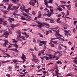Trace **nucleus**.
<instances>
[{"mask_svg":"<svg viewBox=\"0 0 77 77\" xmlns=\"http://www.w3.org/2000/svg\"><path fill=\"white\" fill-rule=\"evenodd\" d=\"M62 15V14H59L58 15V16H57V17L58 18H59V17H60L61 16V15Z\"/></svg>","mask_w":77,"mask_h":77,"instance_id":"864d4df0","label":"nucleus"},{"mask_svg":"<svg viewBox=\"0 0 77 77\" xmlns=\"http://www.w3.org/2000/svg\"><path fill=\"white\" fill-rule=\"evenodd\" d=\"M21 59H22L23 60V63H24V62H26V55L24 54H22V57H21Z\"/></svg>","mask_w":77,"mask_h":77,"instance_id":"7ed1b4c3","label":"nucleus"},{"mask_svg":"<svg viewBox=\"0 0 77 77\" xmlns=\"http://www.w3.org/2000/svg\"><path fill=\"white\" fill-rule=\"evenodd\" d=\"M46 42H47V41H40V43H41L42 44H43L45 45H46Z\"/></svg>","mask_w":77,"mask_h":77,"instance_id":"4468645a","label":"nucleus"},{"mask_svg":"<svg viewBox=\"0 0 77 77\" xmlns=\"http://www.w3.org/2000/svg\"><path fill=\"white\" fill-rule=\"evenodd\" d=\"M6 45H8V43H7L6 42H5L3 44V46L4 47H6Z\"/></svg>","mask_w":77,"mask_h":77,"instance_id":"a211bd4d","label":"nucleus"},{"mask_svg":"<svg viewBox=\"0 0 77 77\" xmlns=\"http://www.w3.org/2000/svg\"><path fill=\"white\" fill-rule=\"evenodd\" d=\"M35 23H38V24H40V23H39V21H35Z\"/></svg>","mask_w":77,"mask_h":77,"instance_id":"338daca9","label":"nucleus"},{"mask_svg":"<svg viewBox=\"0 0 77 77\" xmlns=\"http://www.w3.org/2000/svg\"><path fill=\"white\" fill-rule=\"evenodd\" d=\"M15 12L16 13H17L18 12V9H17L16 10H15Z\"/></svg>","mask_w":77,"mask_h":77,"instance_id":"4d7b16f0","label":"nucleus"},{"mask_svg":"<svg viewBox=\"0 0 77 77\" xmlns=\"http://www.w3.org/2000/svg\"><path fill=\"white\" fill-rule=\"evenodd\" d=\"M14 45V47H15L16 48H18V45L17 44V43H16L14 44H13Z\"/></svg>","mask_w":77,"mask_h":77,"instance_id":"6ab92c4d","label":"nucleus"},{"mask_svg":"<svg viewBox=\"0 0 77 77\" xmlns=\"http://www.w3.org/2000/svg\"><path fill=\"white\" fill-rule=\"evenodd\" d=\"M32 57H33V59H35V58H36V55H34L33 54H32Z\"/></svg>","mask_w":77,"mask_h":77,"instance_id":"412c9836","label":"nucleus"},{"mask_svg":"<svg viewBox=\"0 0 77 77\" xmlns=\"http://www.w3.org/2000/svg\"><path fill=\"white\" fill-rule=\"evenodd\" d=\"M77 23V21H74L73 22V24L74 25H75V24Z\"/></svg>","mask_w":77,"mask_h":77,"instance_id":"c03bdc74","label":"nucleus"},{"mask_svg":"<svg viewBox=\"0 0 77 77\" xmlns=\"http://www.w3.org/2000/svg\"><path fill=\"white\" fill-rule=\"evenodd\" d=\"M39 25L38 26H37L38 27H42L44 25L45 26H49L50 25L49 24L45 23L44 22L43 23H39Z\"/></svg>","mask_w":77,"mask_h":77,"instance_id":"f257e3e1","label":"nucleus"},{"mask_svg":"<svg viewBox=\"0 0 77 77\" xmlns=\"http://www.w3.org/2000/svg\"><path fill=\"white\" fill-rule=\"evenodd\" d=\"M54 32H56V33L54 35L57 37V38H59V37L57 36H60V37H61L62 36V35H61L60 34H59V31L55 30Z\"/></svg>","mask_w":77,"mask_h":77,"instance_id":"f03ea898","label":"nucleus"},{"mask_svg":"<svg viewBox=\"0 0 77 77\" xmlns=\"http://www.w3.org/2000/svg\"><path fill=\"white\" fill-rule=\"evenodd\" d=\"M17 33H18V34L19 35V37L20 38V37L21 36V32H20V31H19L18 32H17Z\"/></svg>","mask_w":77,"mask_h":77,"instance_id":"dca6fc26","label":"nucleus"},{"mask_svg":"<svg viewBox=\"0 0 77 77\" xmlns=\"http://www.w3.org/2000/svg\"><path fill=\"white\" fill-rule=\"evenodd\" d=\"M20 38H21L23 40H25V37H24L21 36Z\"/></svg>","mask_w":77,"mask_h":77,"instance_id":"2f4dec72","label":"nucleus"},{"mask_svg":"<svg viewBox=\"0 0 77 77\" xmlns=\"http://www.w3.org/2000/svg\"><path fill=\"white\" fill-rule=\"evenodd\" d=\"M61 13L62 14V15H65V13H64V12H61Z\"/></svg>","mask_w":77,"mask_h":77,"instance_id":"0e129e2a","label":"nucleus"},{"mask_svg":"<svg viewBox=\"0 0 77 77\" xmlns=\"http://www.w3.org/2000/svg\"><path fill=\"white\" fill-rule=\"evenodd\" d=\"M12 41H13V42H15L16 43H17V41H16L15 39H12Z\"/></svg>","mask_w":77,"mask_h":77,"instance_id":"c756f323","label":"nucleus"},{"mask_svg":"<svg viewBox=\"0 0 77 77\" xmlns=\"http://www.w3.org/2000/svg\"><path fill=\"white\" fill-rule=\"evenodd\" d=\"M21 19H22V20H25L26 18L24 17L23 16H22V17L20 18Z\"/></svg>","mask_w":77,"mask_h":77,"instance_id":"393cba45","label":"nucleus"},{"mask_svg":"<svg viewBox=\"0 0 77 77\" xmlns=\"http://www.w3.org/2000/svg\"><path fill=\"white\" fill-rule=\"evenodd\" d=\"M75 7L76 8L77 7V2H76V3H75Z\"/></svg>","mask_w":77,"mask_h":77,"instance_id":"774afa93","label":"nucleus"},{"mask_svg":"<svg viewBox=\"0 0 77 77\" xmlns=\"http://www.w3.org/2000/svg\"><path fill=\"white\" fill-rule=\"evenodd\" d=\"M73 62H74V63H75L76 64H77V60H74V61H73Z\"/></svg>","mask_w":77,"mask_h":77,"instance_id":"de8ad7c7","label":"nucleus"},{"mask_svg":"<svg viewBox=\"0 0 77 77\" xmlns=\"http://www.w3.org/2000/svg\"><path fill=\"white\" fill-rule=\"evenodd\" d=\"M32 13L33 15H35V14H36V13H35V12L34 11H32Z\"/></svg>","mask_w":77,"mask_h":77,"instance_id":"72a5a7b5","label":"nucleus"},{"mask_svg":"<svg viewBox=\"0 0 77 77\" xmlns=\"http://www.w3.org/2000/svg\"><path fill=\"white\" fill-rule=\"evenodd\" d=\"M65 36H66L67 35H69V36H72V35L71 34H70L69 32H68L67 33H65Z\"/></svg>","mask_w":77,"mask_h":77,"instance_id":"f8f14e48","label":"nucleus"},{"mask_svg":"<svg viewBox=\"0 0 77 77\" xmlns=\"http://www.w3.org/2000/svg\"><path fill=\"white\" fill-rule=\"evenodd\" d=\"M49 22L50 23H53V20H51V19H49Z\"/></svg>","mask_w":77,"mask_h":77,"instance_id":"b1692460","label":"nucleus"},{"mask_svg":"<svg viewBox=\"0 0 77 77\" xmlns=\"http://www.w3.org/2000/svg\"><path fill=\"white\" fill-rule=\"evenodd\" d=\"M22 10V11H25V12H27V10L25 9V8H23Z\"/></svg>","mask_w":77,"mask_h":77,"instance_id":"a19ab883","label":"nucleus"},{"mask_svg":"<svg viewBox=\"0 0 77 77\" xmlns=\"http://www.w3.org/2000/svg\"><path fill=\"white\" fill-rule=\"evenodd\" d=\"M23 15H24V16H26V17H26V18L29 19V20H30V18H31V17H30V16L28 15V14H27L24 13V12H23Z\"/></svg>","mask_w":77,"mask_h":77,"instance_id":"20e7f679","label":"nucleus"},{"mask_svg":"<svg viewBox=\"0 0 77 77\" xmlns=\"http://www.w3.org/2000/svg\"><path fill=\"white\" fill-rule=\"evenodd\" d=\"M4 35H6L7 36H9V32H5L4 34Z\"/></svg>","mask_w":77,"mask_h":77,"instance_id":"f3484780","label":"nucleus"},{"mask_svg":"<svg viewBox=\"0 0 77 77\" xmlns=\"http://www.w3.org/2000/svg\"><path fill=\"white\" fill-rule=\"evenodd\" d=\"M42 15V14H40L38 16V18H41V16Z\"/></svg>","mask_w":77,"mask_h":77,"instance_id":"473e14b6","label":"nucleus"},{"mask_svg":"<svg viewBox=\"0 0 77 77\" xmlns=\"http://www.w3.org/2000/svg\"><path fill=\"white\" fill-rule=\"evenodd\" d=\"M20 8V7L18 6H13V9H14V10H15L16 9H18V8Z\"/></svg>","mask_w":77,"mask_h":77,"instance_id":"ddd939ff","label":"nucleus"},{"mask_svg":"<svg viewBox=\"0 0 77 77\" xmlns=\"http://www.w3.org/2000/svg\"><path fill=\"white\" fill-rule=\"evenodd\" d=\"M60 2H62V3H64V4H66V2H63V1H60Z\"/></svg>","mask_w":77,"mask_h":77,"instance_id":"052dcab7","label":"nucleus"},{"mask_svg":"<svg viewBox=\"0 0 77 77\" xmlns=\"http://www.w3.org/2000/svg\"><path fill=\"white\" fill-rule=\"evenodd\" d=\"M45 21H47L48 20H50V18H45Z\"/></svg>","mask_w":77,"mask_h":77,"instance_id":"e2e57ef3","label":"nucleus"},{"mask_svg":"<svg viewBox=\"0 0 77 77\" xmlns=\"http://www.w3.org/2000/svg\"><path fill=\"white\" fill-rule=\"evenodd\" d=\"M11 7H12V5H9L8 6V9H10V8H11Z\"/></svg>","mask_w":77,"mask_h":77,"instance_id":"58836bf2","label":"nucleus"},{"mask_svg":"<svg viewBox=\"0 0 77 77\" xmlns=\"http://www.w3.org/2000/svg\"><path fill=\"white\" fill-rule=\"evenodd\" d=\"M44 2H45V5H47V3H48V2L46 0H45Z\"/></svg>","mask_w":77,"mask_h":77,"instance_id":"a878e982","label":"nucleus"},{"mask_svg":"<svg viewBox=\"0 0 77 77\" xmlns=\"http://www.w3.org/2000/svg\"><path fill=\"white\" fill-rule=\"evenodd\" d=\"M68 44H69V45H71V44H72V43H71V42H70V41H69L68 42Z\"/></svg>","mask_w":77,"mask_h":77,"instance_id":"09e8293b","label":"nucleus"},{"mask_svg":"<svg viewBox=\"0 0 77 77\" xmlns=\"http://www.w3.org/2000/svg\"><path fill=\"white\" fill-rule=\"evenodd\" d=\"M57 63L58 64H59V63L60 64H62V62L60 61H58L57 62Z\"/></svg>","mask_w":77,"mask_h":77,"instance_id":"bb28decb","label":"nucleus"},{"mask_svg":"<svg viewBox=\"0 0 77 77\" xmlns=\"http://www.w3.org/2000/svg\"><path fill=\"white\" fill-rule=\"evenodd\" d=\"M6 76H7V77H9L11 76V75L10 74L6 75Z\"/></svg>","mask_w":77,"mask_h":77,"instance_id":"6e6d98bb","label":"nucleus"},{"mask_svg":"<svg viewBox=\"0 0 77 77\" xmlns=\"http://www.w3.org/2000/svg\"><path fill=\"white\" fill-rule=\"evenodd\" d=\"M52 14V12H50V13L49 14H47V16L48 17H50L51 16V14Z\"/></svg>","mask_w":77,"mask_h":77,"instance_id":"aec40b11","label":"nucleus"},{"mask_svg":"<svg viewBox=\"0 0 77 77\" xmlns=\"http://www.w3.org/2000/svg\"><path fill=\"white\" fill-rule=\"evenodd\" d=\"M30 50H31V51H33V48H30L29 49Z\"/></svg>","mask_w":77,"mask_h":77,"instance_id":"69168bd1","label":"nucleus"},{"mask_svg":"<svg viewBox=\"0 0 77 77\" xmlns=\"http://www.w3.org/2000/svg\"><path fill=\"white\" fill-rule=\"evenodd\" d=\"M47 14H46V13H45L43 14H42L43 16V17H45V16H46V15H47Z\"/></svg>","mask_w":77,"mask_h":77,"instance_id":"a18cd8bd","label":"nucleus"},{"mask_svg":"<svg viewBox=\"0 0 77 77\" xmlns=\"http://www.w3.org/2000/svg\"><path fill=\"white\" fill-rule=\"evenodd\" d=\"M40 58L42 60H44V57H41Z\"/></svg>","mask_w":77,"mask_h":77,"instance_id":"4c0bfd02","label":"nucleus"},{"mask_svg":"<svg viewBox=\"0 0 77 77\" xmlns=\"http://www.w3.org/2000/svg\"><path fill=\"white\" fill-rule=\"evenodd\" d=\"M58 53H59V51H57V52H55V53H54V56H55V55H57V54ZM54 58H55V57H54Z\"/></svg>","mask_w":77,"mask_h":77,"instance_id":"2eb2a0df","label":"nucleus"},{"mask_svg":"<svg viewBox=\"0 0 77 77\" xmlns=\"http://www.w3.org/2000/svg\"><path fill=\"white\" fill-rule=\"evenodd\" d=\"M71 75L70 74H67L66 75V76H67V77H68V76H71Z\"/></svg>","mask_w":77,"mask_h":77,"instance_id":"13d9d810","label":"nucleus"},{"mask_svg":"<svg viewBox=\"0 0 77 77\" xmlns=\"http://www.w3.org/2000/svg\"><path fill=\"white\" fill-rule=\"evenodd\" d=\"M13 51H18V50L17 49L14 48L11 49Z\"/></svg>","mask_w":77,"mask_h":77,"instance_id":"cd10ccee","label":"nucleus"},{"mask_svg":"<svg viewBox=\"0 0 77 77\" xmlns=\"http://www.w3.org/2000/svg\"><path fill=\"white\" fill-rule=\"evenodd\" d=\"M6 55L8 57H10V55L8 54H6Z\"/></svg>","mask_w":77,"mask_h":77,"instance_id":"49530a36","label":"nucleus"},{"mask_svg":"<svg viewBox=\"0 0 77 77\" xmlns=\"http://www.w3.org/2000/svg\"><path fill=\"white\" fill-rule=\"evenodd\" d=\"M47 55H48V56H50V57H53V58H52V60H53L54 59V57H55L54 56H53L52 55H50L49 54H47Z\"/></svg>","mask_w":77,"mask_h":77,"instance_id":"9d476101","label":"nucleus"},{"mask_svg":"<svg viewBox=\"0 0 77 77\" xmlns=\"http://www.w3.org/2000/svg\"><path fill=\"white\" fill-rule=\"evenodd\" d=\"M51 46L52 47H54V44H52L51 45Z\"/></svg>","mask_w":77,"mask_h":77,"instance_id":"5fc2aeb1","label":"nucleus"},{"mask_svg":"<svg viewBox=\"0 0 77 77\" xmlns=\"http://www.w3.org/2000/svg\"><path fill=\"white\" fill-rule=\"evenodd\" d=\"M61 19V18H60V17L58 18L57 20L56 21L57 23H61V21H60V20H60Z\"/></svg>","mask_w":77,"mask_h":77,"instance_id":"6e6552de","label":"nucleus"},{"mask_svg":"<svg viewBox=\"0 0 77 77\" xmlns=\"http://www.w3.org/2000/svg\"><path fill=\"white\" fill-rule=\"evenodd\" d=\"M8 18L9 19H8V20L9 22H10L11 23H12V21H15V19H14V18H12L11 17H9Z\"/></svg>","mask_w":77,"mask_h":77,"instance_id":"423d86ee","label":"nucleus"},{"mask_svg":"<svg viewBox=\"0 0 77 77\" xmlns=\"http://www.w3.org/2000/svg\"><path fill=\"white\" fill-rule=\"evenodd\" d=\"M38 34H39L40 37H42V38H44V37L43 36V35H42V34L39 33H38Z\"/></svg>","mask_w":77,"mask_h":77,"instance_id":"4be33fe9","label":"nucleus"},{"mask_svg":"<svg viewBox=\"0 0 77 77\" xmlns=\"http://www.w3.org/2000/svg\"><path fill=\"white\" fill-rule=\"evenodd\" d=\"M66 6L67 7V8L68 9V10H69V11H70L71 10V5H67Z\"/></svg>","mask_w":77,"mask_h":77,"instance_id":"0eeeda50","label":"nucleus"},{"mask_svg":"<svg viewBox=\"0 0 77 77\" xmlns=\"http://www.w3.org/2000/svg\"><path fill=\"white\" fill-rule=\"evenodd\" d=\"M47 72V71H43V73L44 74H46V73Z\"/></svg>","mask_w":77,"mask_h":77,"instance_id":"680f3d73","label":"nucleus"},{"mask_svg":"<svg viewBox=\"0 0 77 77\" xmlns=\"http://www.w3.org/2000/svg\"><path fill=\"white\" fill-rule=\"evenodd\" d=\"M45 49H44L43 50L41 51V53L42 54H44V51H45Z\"/></svg>","mask_w":77,"mask_h":77,"instance_id":"c85d7f7f","label":"nucleus"},{"mask_svg":"<svg viewBox=\"0 0 77 77\" xmlns=\"http://www.w3.org/2000/svg\"><path fill=\"white\" fill-rule=\"evenodd\" d=\"M11 27H12V28H14V27H15V25L12 24L11 25Z\"/></svg>","mask_w":77,"mask_h":77,"instance_id":"37998d69","label":"nucleus"},{"mask_svg":"<svg viewBox=\"0 0 77 77\" xmlns=\"http://www.w3.org/2000/svg\"><path fill=\"white\" fill-rule=\"evenodd\" d=\"M53 42V41H51L49 43V44H51H51H52V42Z\"/></svg>","mask_w":77,"mask_h":77,"instance_id":"bf43d9fd","label":"nucleus"},{"mask_svg":"<svg viewBox=\"0 0 77 77\" xmlns=\"http://www.w3.org/2000/svg\"><path fill=\"white\" fill-rule=\"evenodd\" d=\"M57 9L58 10V11H63V9H62V8H57Z\"/></svg>","mask_w":77,"mask_h":77,"instance_id":"5701e85b","label":"nucleus"},{"mask_svg":"<svg viewBox=\"0 0 77 77\" xmlns=\"http://www.w3.org/2000/svg\"><path fill=\"white\" fill-rule=\"evenodd\" d=\"M1 11H2V12H3V13H4L5 15H6L7 14V13L8 11H6V10H2Z\"/></svg>","mask_w":77,"mask_h":77,"instance_id":"9b49d317","label":"nucleus"},{"mask_svg":"<svg viewBox=\"0 0 77 77\" xmlns=\"http://www.w3.org/2000/svg\"><path fill=\"white\" fill-rule=\"evenodd\" d=\"M2 63H6V62H7V61H2Z\"/></svg>","mask_w":77,"mask_h":77,"instance_id":"8fccbe9b","label":"nucleus"},{"mask_svg":"<svg viewBox=\"0 0 77 77\" xmlns=\"http://www.w3.org/2000/svg\"><path fill=\"white\" fill-rule=\"evenodd\" d=\"M53 0H50L49 2L50 3H53Z\"/></svg>","mask_w":77,"mask_h":77,"instance_id":"e433bc0d","label":"nucleus"},{"mask_svg":"<svg viewBox=\"0 0 77 77\" xmlns=\"http://www.w3.org/2000/svg\"><path fill=\"white\" fill-rule=\"evenodd\" d=\"M29 37V36L28 35H27V34H26L25 35V37L26 38H27Z\"/></svg>","mask_w":77,"mask_h":77,"instance_id":"ea45409f","label":"nucleus"},{"mask_svg":"<svg viewBox=\"0 0 77 77\" xmlns=\"http://www.w3.org/2000/svg\"><path fill=\"white\" fill-rule=\"evenodd\" d=\"M29 4L30 5H32V6H35V2H32L31 1L29 2Z\"/></svg>","mask_w":77,"mask_h":77,"instance_id":"1a4fd4ad","label":"nucleus"},{"mask_svg":"<svg viewBox=\"0 0 77 77\" xmlns=\"http://www.w3.org/2000/svg\"><path fill=\"white\" fill-rule=\"evenodd\" d=\"M66 12L67 15H69V11L68 10H67Z\"/></svg>","mask_w":77,"mask_h":77,"instance_id":"f704fd0d","label":"nucleus"},{"mask_svg":"<svg viewBox=\"0 0 77 77\" xmlns=\"http://www.w3.org/2000/svg\"><path fill=\"white\" fill-rule=\"evenodd\" d=\"M3 25H6V24H7L6 23V21H3Z\"/></svg>","mask_w":77,"mask_h":77,"instance_id":"c9c22d12","label":"nucleus"},{"mask_svg":"<svg viewBox=\"0 0 77 77\" xmlns=\"http://www.w3.org/2000/svg\"><path fill=\"white\" fill-rule=\"evenodd\" d=\"M50 11H51V12L52 13V14H53V9L52 8H50Z\"/></svg>","mask_w":77,"mask_h":77,"instance_id":"7c9ffc66","label":"nucleus"},{"mask_svg":"<svg viewBox=\"0 0 77 77\" xmlns=\"http://www.w3.org/2000/svg\"><path fill=\"white\" fill-rule=\"evenodd\" d=\"M9 9H10L11 11H14V9L12 8H8Z\"/></svg>","mask_w":77,"mask_h":77,"instance_id":"3c124183","label":"nucleus"},{"mask_svg":"<svg viewBox=\"0 0 77 77\" xmlns=\"http://www.w3.org/2000/svg\"><path fill=\"white\" fill-rule=\"evenodd\" d=\"M0 32L2 33H4V31L3 30H0Z\"/></svg>","mask_w":77,"mask_h":77,"instance_id":"79ce46f5","label":"nucleus"},{"mask_svg":"<svg viewBox=\"0 0 77 77\" xmlns=\"http://www.w3.org/2000/svg\"><path fill=\"white\" fill-rule=\"evenodd\" d=\"M12 62H13L14 63H17V60H13L12 61Z\"/></svg>","mask_w":77,"mask_h":77,"instance_id":"603ef678","label":"nucleus"},{"mask_svg":"<svg viewBox=\"0 0 77 77\" xmlns=\"http://www.w3.org/2000/svg\"><path fill=\"white\" fill-rule=\"evenodd\" d=\"M53 57H54L52 56ZM48 57L46 56H44V59H45L46 60H49V59H52V58H53V57Z\"/></svg>","mask_w":77,"mask_h":77,"instance_id":"39448f33","label":"nucleus"}]
</instances>
